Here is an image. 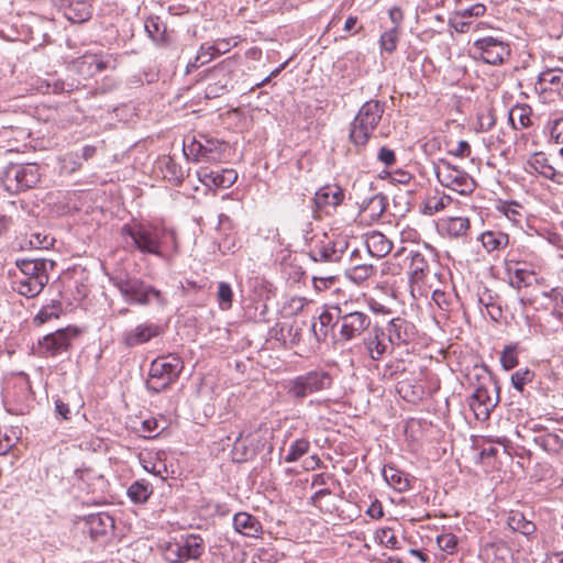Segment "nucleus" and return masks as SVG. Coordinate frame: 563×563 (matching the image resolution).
<instances>
[{"mask_svg": "<svg viewBox=\"0 0 563 563\" xmlns=\"http://www.w3.org/2000/svg\"><path fill=\"white\" fill-rule=\"evenodd\" d=\"M331 377L325 372H309L292 379L288 387V394L297 399L305 398L313 393L328 388Z\"/></svg>", "mask_w": 563, "mask_h": 563, "instance_id": "9d476101", "label": "nucleus"}, {"mask_svg": "<svg viewBox=\"0 0 563 563\" xmlns=\"http://www.w3.org/2000/svg\"><path fill=\"white\" fill-rule=\"evenodd\" d=\"M479 240L488 253L503 250L509 243L508 234L501 231H486L481 234Z\"/></svg>", "mask_w": 563, "mask_h": 563, "instance_id": "c85d7f7f", "label": "nucleus"}, {"mask_svg": "<svg viewBox=\"0 0 563 563\" xmlns=\"http://www.w3.org/2000/svg\"><path fill=\"white\" fill-rule=\"evenodd\" d=\"M437 543L442 551L452 554L456 550L457 538L453 533L445 532L437 538Z\"/></svg>", "mask_w": 563, "mask_h": 563, "instance_id": "8fccbe9b", "label": "nucleus"}, {"mask_svg": "<svg viewBox=\"0 0 563 563\" xmlns=\"http://www.w3.org/2000/svg\"><path fill=\"white\" fill-rule=\"evenodd\" d=\"M506 269L510 276L511 285L518 288L530 285L534 276V272L528 269L525 263L511 258L506 261Z\"/></svg>", "mask_w": 563, "mask_h": 563, "instance_id": "412c9836", "label": "nucleus"}, {"mask_svg": "<svg viewBox=\"0 0 563 563\" xmlns=\"http://www.w3.org/2000/svg\"><path fill=\"white\" fill-rule=\"evenodd\" d=\"M427 263L424 257L420 253H415L411 255V275L413 277H418L420 273H423Z\"/></svg>", "mask_w": 563, "mask_h": 563, "instance_id": "6e6d98bb", "label": "nucleus"}, {"mask_svg": "<svg viewBox=\"0 0 563 563\" xmlns=\"http://www.w3.org/2000/svg\"><path fill=\"white\" fill-rule=\"evenodd\" d=\"M532 378L533 373L530 369H519L511 375V384L518 391H522L525 385L532 382Z\"/></svg>", "mask_w": 563, "mask_h": 563, "instance_id": "de8ad7c7", "label": "nucleus"}, {"mask_svg": "<svg viewBox=\"0 0 563 563\" xmlns=\"http://www.w3.org/2000/svg\"><path fill=\"white\" fill-rule=\"evenodd\" d=\"M472 22L470 19L464 18V15H460L459 13H454V15L450 19V25L459 33H465L468 31Z\"/></svg>", "mask_w": 563, "mask_h": 563, "instance_id": "603ef678", "label": "nucleus"}, {"mask_svg": "<svg viewBox=\"0 0 563 563\" xmlns=\"http://www.w3.org/2000/svg\"><path fill=\"white\" fill-rule=\"evenodd\" d=\"M161 327L158 324L141 323L123 333L122 343L126 347H134L150 342L153 338L158 336Z\"/></svg>", "mask_w": 563, "mask_h": 563, "instance_id": "4468645a", "label": "nucleus"}, {"mask_svg": "<svg viewBox=\"0 0 563 563\" xmlns=\"http://www.w3.org/2000/svg\"><path fill=\"white\" fill-rule=\"evenodd\" d=\"M111 64L112 60L109 57L86 54L75 62V67L80 76L89 78L111 67Z\"/></svg>", "mask_w": 563, "mask_h": 563, "instance_id": "dca6fc26", "label": "nucleus"}, {"mask_svg": "<svg viewBox=\"0 0 563 563\" xmlns=\"http://www.w3.org/2000/svg\"><path fill=\"white\" fill-rule=\"evenodd\" d=\"M123 236L131 238L134 247L143 254L156 255L169 262L179 252V241L173 229L151 223L125 224Z\"/></svg>", "mask_w": 563, "mask_h": 563, "instance_id": "f257e3e1", "label": "nucleus"}, {"mask_svg": "<svg viewBox=\"0 0 563 563\" xmlns=\"http://www.w3.org/2000/svg\"><path fill=\"white\" fill-rule=\"evenodd\" d=\"M85 527L86 532L96 540L114 528V520L107 512L90 514L85 518Z\"/></svg>", "mask_w": 563, "mask_h": 563, "instance_id": "6ab92c4d", "label": "nucleus"}, {"mask_svg": "<svg viewBox=\"0 0 563 563\" xmlns=\"http://www.w3.org/2000/svg\"><path fill=\"white\" fill-rule=\"evenodd\" d=\"M222 44L228 45L225 42H222ZM220 45L221 43L218 45H201L196 56V62H200V65H205L211 62L216 55H219L223 52Z\"/></svg>", "mask_w": 563, "mask_h": 563, "instance_id": "79ce46f5", "label": "nucleus"}, {"mask_svg": "<svg viewBox=\"0 0 563 563\" xmlns=\"http://www.w3.org/2000/svg\"><path fill=\"white\" fill-rule=\"evenodd\" d=\"M470 220L465 217H449L442 220V230L451 238H461L466 235L470 230Z\"/></svg>", "mask_w": 563, "mask_h": 563, "instance_id": "cd10ccee", "label": "nucleus"}, {"mask_svg": "<svg viewBox=\"0 0 563 563\" xmlns=\"http://www.w3.org/2000/svg\"><path fill=\"white\" fill-rule=\"evenodd\" d=\"M164 177L178 185L184 180L185 174L183 168L173 158L167 157L164 164Z\"/></svg>", "mask_w": 563, "mask_h": 563, "instance_id": "4c0bfd02", "label": "nucleus"}, {"mask_svg": "<svg viewBox=\"0 0 563 563\" xmlns=\"http://www.w3.org/2000/svg\"><path fill=\"white\" fill-rule=\"evenodd\" d=\"M225 150V143L208 134L199 133L190 142L184 144V154L192 157V161L218 163Z\"/></svg>", "mask_w": 563, "mask_h": 563, "instance_id": "39448f33", "label": "nucleus"}, {"mask_svg": "<svg viewBox=\"0 0 563 563\" xmlns=\"http://www.w3.org/2000/svg\"><path fill=\"white\" fill-rule=\"evenodd\" d=\"M38 167L35 164L10 165L3 175L2 183L11 194L31 189L40 181Z\"/></svg>", "mask_w": 563, "mask_h": 563, "instance_id": "6e6552de", "label": "nucleus"}, {"mask_svg": "<svg viewBox=\"0 0 563 563\" xmlns=\"http://www.w3.org/2000/svg\"><path fill=\"white\" fill-rule=\"evenodd\" d=\"M435 175L442 186L463 196L471 195L476 188L473 177L445 161L437 166Z\"/></svg>", "mask_w": 563, "mask_h": 563, "instance_id": "0eeeda50", "label": "nucleus"}, {"mask_svg": "<svg viewBox=\"0 0 563 563\" xmlns=\"http://www.w3.org/2000/svg\"><path fill=\"white\" fill-rule=\"evenodd\" d=\"M383 477L388 486L399 493L406 492L410 488V478L408 474L393 465L384 466Z\"/></svg>", "mask_w": 563, "mask_h": 563, "instance_id": "b1692460", "label": "nucleus"}, {"mask_svg": "<svg viewBox=\"0 0 563 563\" xmlns=\"http://www.w3.org/2000/svg\"><path fill=\"white\" fill-rule=\"evenodd\" d=\"M78 333V330L75 328H65L43 336V339L38 341L41 354L47 357L67 352L70 349L71 340L75 339Z\"/></svg>", "mask_w": 563, "mask_h": 563, "instance_id": "f8f14e48", "label": "nucleus"}, {"mask_svg": "<svg viewBox=\"0 0 563 563\" xmlns=\"http://www.w3.org/2000/svg\"><path fill=\"white\" fill-rule=\"evenodd\" d=\"M344 195L342 189L336 185H325L321 187L316 194L313 198L314 210L313 218L320 219L321 212L325 208H335L338 207Z\"/></svg>", "mask_w": 563, "mask_h": 563, "instance_id": "ddd939ff", "label": "nucleus"}, {"mask_svg": "<svg viewBox=\"0 0 563 563\" xmlns=\"http://www.w3.org/2000/svg\"><path fill=\"white\" fill-rule=\"evenodd\" d=\"M398 30L396 26L384 32L380 36L379 43L383 51L393 53L397 47Z\"/></svg>", "mask_w": 563, "mask_h": 563, "instance_id": "c03bdc74", "label": "nucleus"}, {"mask_svg": "<svg viewBox=\"0 0 563 563\" xmlns=\"http://www.w3.org/2000/svg\"><path fill=\"white\" fill-rule=\"evenodd\" d=\"M347 249L346 241H332L331 245L324 246L327 257H316L314 262H336L341 258L343 252Z\"/></svg>", "mask_w": 563, "mask_h": 563, "instance_id": "f704fd0d", "label": "nucleus"}, {"mask_svg": "<svg viewBox=\"0 0 563 563\" xmlns=\"http://www.w3.org/2000/svg\"><path fill=\"white\" fill-rule=\"evenodd\" d=\"M547 130L552 140L556 143H563V117L551 118L548 121Z\"/></svg>", "mask_w": 563, "mask_h": 563, "instance_id": "49530a36", "label": "nucleus"}, {"mask_svg": "<svg viewBox=\"0 0 563 563\" xmlns=\"http://www.w3.org/2000/svg\"><path fill=\"white\" fill-rule=\"evenodd\" d=\"M55 410L56 412L63 417L65 420H68L70 419V409H69V406L67 404H65L64 401H62L60 399H57L55 401Z\"/></svg>", "mask_w": 563, "mask_h": 563, "instance_id": "774afa93", "label": "nucleus"}, {"mask_svg": "<svg viewBox=\"0 0 563 563\" xmlns=\"http://www.w3.org/2000/svg\"><path fill=\"white\" fill-rule=\"evenodd\" d=\"M234 529L246 537H258L262 532L261 522L247 512H239L233 518Z\"/></svg>", "mask_w": 563, "mask_h": 563, "instance_id": "5701e85b", "label": "nucleus"}, {"mask_svg": "<svg viewBox=\"0 0 563 563\" xmlns=\"http://www.w3.org/2000/svg\"><path fill=\"white\" fill-rule=\"evenodd\" d=\"M474 58L489 65H501L510 57L511 49L508 42L496 36H485L476 40L472 45Z\"/></svg>", "mask_w": 563, "mask_h": 563, "instance_id": "423d86ee", "label": "nucleus"}, {"mask_svg": "<svg viewBox=\"0 0 563 563\" xmlns=\"http://www.w3.org/2000/svg\"><path fill=\"white\" fill-rule=\"evenodd\" d=\"M377 158L386 166H391L396 162L395 152L385 146L379 150Z\"/></svg>", "mask_w": 563, "mask_h": 563, "instance_id": "13d9d810", "label": "nucleus"}, {"mask_svg": "<svg viewBox=\"0 0 563 563\" xmlns=\"http://www.w3.org/2000/svg\"><path fill=\"white\" fill-rule=\"evenodd\" d=\"M338 321L332 325V329L339 328L340 335L343 341H349L352 338V324L347 322L349 318L352 313H342V309L340 307H335Z\"/></svg>", "mask_w": 563, "mask_h": 563, "instance_id": "58836bf2", "label": "nucleus"}, {"mask_svg": "<svg viewBox=\"0 0 563 563\" xmlns=\"http://www.w3.org/2000/svg\"><path fill=\"white\" fill-rule=\"evenodd\" d=\"M526 170L530 174L537 173L544 178L551 179L554 183L560 184L562 174L558 173L552 165H550L548 157L544 153H534L531 155L526 163Z\"/></svg>", "mask_w": 563, "mask_h": 563, "instance_id": "a211bd4d", "label": "nucleus"}, {"mask_svg": "<svg viewBox=\"0 0 563 563\" xmlns=\"http://www.w3.org/2000/svg\"><path fill=\"white\" fill-rule=\"evenodd\" d=\"M145 29L153 40H156L161 33L165 32V27L162 31L159 22L155 19L147 20L145 22Z\"/></svg>", "mask_w": 563, "mask_h": 563, "instance_id": "052dcab7", "label": "nucleus"}, {"mask_svg": "<svg viewBox=\"0 0 563 563\" xmlns=\"http://www.w3.org/2000/svg\"><path fill=\"white\" fill-rule=\"evenodd\" d=\"M311 222L307 223V229H303V240L305 244L309 250V255L312 260H316V257H327V254L324 252L325 245H331L332 240L331 238L325 233H316L311 235Z\"/></svg>", "mask_w": 563, "mask_h": 563, "instance_id": "aec40b11", "label": "nucleus"}, {"mask_svg": "<svg viewBox=\"0 0 563 563\" xmlns=\"http://www.w3.org/2000/svg\"><path fill=\"white\" fill-rule=\"evenodd\" d=\"M376 539L379 541L382 545H385L389 549H398L399 542L395 534V531L391 528H383L377 530Z\"/></svg>", "mask_w": 563, "mask_h": 563, "instance_id": "37998d69", "label": "nucleus"}, {"mask_svg": "<svg viewBox=\"0 0 563 563\" xmlns=\"http://www.w3.org/2000/svg\"><path fill=\"white\" fill-rule=\"evenodd\" d=\"M184 369L183 360L176 354L159 356L152 361L146 379V388L153 394L169 389Z\"/></svg>", "mask_w": 563, "mask_h": 563, "instance_id": "20e7f679", "label": "nucleus"}, {"mask_svg": "<svg viewBox=\"0 0 563 563\" xmlns=\"http://www.w3.org/2000/svg\"><path fill=\"white\" fill-rule=\"evenodd\" d=\"M19 274L12 278V289L25 298L38 296L48 284V271L53 269L55 262L46 258L16 260Z\"/></svg>", "mask_w": 563, "mask_h": 563, "instance_id": "f03ea898", "label": "nucleus"}, {"mask_svg": "<svg viewBox=\"0 0 563 563\" xmlns=\"http://www.w3.org/2000/svg\"><path fill=\"white\" fill-rule=\"evenodd\" d=\"M158 428V423L155 419H146L142 422V431L145 433L144 437L153 438V434Z\"/></svg>", "mask_w": 563, "mask_h": 563, "instance_id": "0e129e2a", "label": "nucleus"}, {"mask_svg": "<svg viewBox=\"0 0 563 563\" xmlns=\"http://www.w3.org/2000/svg\"><path fill=\"white\" fill-rule=\"evenodd\" d=\"M497 210L516 225H521L526 219V210L517 201H503L498 205Z\"/></svg>", "mask_w": 563, "mask_h": 563, "instance_id": "c756f323", "label": "nucleus"}, {"mask_svg": "<svg viewBox=\"0 0 563 563\" xmlns=\"http://www.w3.org/2000/svg\"><path fill=\"white\" fill-rule=\"evenodd\" d=\"M508 527L515 531L519 532L523 536H531L536 532V525L528 520L525 515L518 510H511L507 518Z\"/></svg>", "mask_w": 563, "mask_h": 563, "instance_id": "bb28decb", "label": "nucleus"}, {"mask_svg": "<svg viewBox=\"0 0 563 563\" xmlns=\"http://www.w3.org/2000/svg\"><path fill=\"white\" fill-rule=\"evenodd\" d=\"M544 296L551 298L555 306L563 309V290L559 288H552L549 292H544Z\"/></svg>", "mask_w": 563, "mask_h": 563, "instance_id": "69168bd1", "label": "nucleus"}, {"mask_svg": "<svg viewBox=\"0 0 563 563\" xmlns=\"http://www.w3.org/2000/svg\"><path fill=\"white\" fill-rule=\"evenodd\" d=\"M500 364L506 371H510L518 365L517 346L515 344L504 347L500 355Z\"/></svg>", "mask_w": 563, "mask_h": 563, "instance_id": "a19ab883", "label": "nucleus"}, {"mask_svg": "<svg viewBox=\"0 0 563 563\" xmlns=\"http://www.w3.org/2000/svg\"><path fill=\"white\" fill-rule=\"evenodd\" d=\"M384 336V332L378 327H372L363 336V345L366 353L373 360H378L385 352V345L380 338Z\"/></svg>", "mask_w": 563, "mask_h": 563, "instance_id": "4be33fe9", "label": "nucleus"}, {"mask_svg": "<svg viewBox=\"0 0 563 563\" xmlns=\"http://www.w3.org/2000/svg\"><path fill=\"white\" fill-rule=\"evenodd\" d=\"M470 408L473 410L477 420H486L489 418L492 410L497 405V400L493 399L489 390L481 386L475 389L468 399Z\"/></svg>", "mask_w": 563, "mask_h": 563, "instance_id": "2eb2a0df", "label": "nucleus"}, {"mask_svg": "<svg viewBox=\"0 0 563 563\" xmlns=\"http://www.w3.org/2000/svg\"><path fill=\"white\" fill-rule=\"evenodd\" d=\"M357 329H361L366 333L369 329H372L371 320L365 312L354 310V331H356Z\"/></svg>", "mask_w": 563, "mask_h": 563, "instance_id": "864d4df0", "label": "nucleus"}, {"mask_svg": "<svg viewBox=\"0 0 563 563\" xmlns=\"http://www.w3.org/2000/svg\"><path fill=\"white\" fill-rule=\"evenodd\" d=\"M310 443L307 439H297L290 444L288 453L285 456V462L292 463L298 461L301 456L308 453Z\"/></svg>", "mask_w": 563, "mask_h": 563, "instance_id": "e433bc0d", "label": "nucleus"}, {"mask_svg": "<svg viewBox=\"0 0 563 563\" xmlns=\"http://www.w3.org/2000/svg\"><path fill=\"white\" fill-rule=\"evenodd\" d=\"M538 84L541 90L559 88L562 84L561 70L548 69L539 75Z\"/></svg>", "mask_w": 563, "mask_h": 563, "instance_id": "c9c22d12", "label": "nucleus"}, {"mask_svg": "<svg viewBox=\"0 0 563 563\" xmlns=\"http://www.w3.org/2000/svg\"><path fill=\"white\" fill-rule=\"evenodd\" d=\"M197 174H198L199 180L203 185H206L208 187H210V186H214L216 187V174H217V172L208 170V168H202Z\"/></svg>", "mask_w": 563, "mask_h": 563, "instance_id": "bf43d9fd", "label": "nucleus"}, {"mask_svg": "<svg viewBox=\"0 0 563 563\" xmlns=\"http://www.w3.org/2000/svg\"><path fill=\"white\" fill-rule=\"evenodd\" d=\"M62 312V305L59 301H52L49 305L44 306L37 314L33 318V323L42 325L52 319L59 317Z\"/></svg>", "mask_w": 563, "mask_h": 563, "instance_id": "72a5a7b5", "label": "nucleus"}, {"mask_svg": "<svg viewBox=\"0 0 563 563\" xmlns=\"http://www.w3.org/2000/svg\"><path fill=\"white\" fill-rule=\"evenodd\" d=\"M485 11H486V8L484 4L475 3V4L471 5L470 8L456 11V13H459L460 15H464V18L471 20V18H473V16L478 18V16L484 15Z\"/></svg>", "mask_w": 563, "mask_h": 563, "instance_id": "5fc2aeb1", "label": "nucleus"}, {"mask_svg": "<svg viewBox=\"0 0 563 563\" xmlns=\"http://www.w3.org/2000/svg\"><path fill=\"white\" fill-rule=\"evenodd\" d=\"M90 16V12L87 9L79 10L75 12V10L70 7L69 12L67 13V18L73 22H84L88 20Z\"/></svg>", "mask_w": 563, "mask_h": 563, "instance_id": "680f3d73", "label": "nucleus"}, {"mask_svg": "<svg viewBox=\"0 0 563 563\" xmlns=\"http://www.w3.org/2000/svg\"><path fill=\"white\" fill-rule=\"evenodd\" d=\"M360 240L354 249V257L360 256L361 252H366L372 257H384L393 247L391 242L378 231L362 232L360 235L354 234V240Z\"/></svg>", "mask_w": 563, "mask_h": 563, "instance_id": "9b49d317", "label": "nucleus"}, {"mask_svg": "<svg viewBox=\"0 0 563 563\" xmlns=\"http://www.w3.org/2000/svg\"><path fill=\"white\" fill-rule=\"evenodd\" d=\"M256 455V449L251 443L249 437L244 438L243 433L240 432L234 440L232 448V456L235 462H245L253 459Z\"/></svg>", "mask_w": 563, "mask_h": 563, "instance_id": "a878e982", "label": "nucleus"}, {"mask_svg": "<svg viewBox=\"0 0 563 563\" xmlns=\"http://www.w3.org/2000/svg\"><path fill=\"white\" fill-rule=\"evenodd\" d=\"M111 282L129 305L148 306L153 302L159 307L167 305L166 296L140 277L120 276L112 278Z\"/></svg>", "mask_w": 563, "mask_h": 563, "instance_id": "7ed1b4c3", "label": "nucleus"}, {"mask_svg": "<svg viewBox=\"0 0 563 563\" xmlns=\"http://www.w3.org/2000/svg\"><path fill=\"white\" fill-rule=\"evenodd\" d=\"M374 273L372 264H358L354 257V284L369 279Z\"/></svg>", "mask_w": 563, "mask_h": 563, "instance_id": "09e8293b", "label": "nucleus"}, {"mask_svg": "<svg viewBox=\"0 0 563 563\" xmlns=\"http://www.w3.org/2000/svg\"><path fill=\"white\" fill-rule=\"evenodd\" d=\"M217 299L221 310H229L233 302V291L229 283L220 282L218 284Z\"/></svg>", "mask_w": 563, "mask_h": 563, "instance_id": "ea45409f", "label": "nucleus"}, {"mask_svg": "<svg viewBox=\"0 0 563 563\" xmlns=\"http://www.w3.org/2000/svg\"><path fill=\"white\" fill-rule=\"evenodd\" d=\"M238 179V174L233 169H222L216 174V187L217 188H229Z\"/></svg>", "mask_w": 563, "mask_h": 563, "instance_id": "a18cd8bd", "label": "nucleus"}, {"mask_svg": "<svg viewBox=\"0 0 563 563\" xmlns=\"http://www.w3.org/2000/svg\"><path fill=\"white\" fill-rule=\"evenodd\" d=\"M451 153L457 157H468L471 155V145L466 141H460Z\"/></svg>", "mask_w": 563, "mask_h": 563, "instance_id": "e2e57ef3", "label": "nucleus"}, {"mask_svg": "<svg viewBox=\"0 0 563 563\" xmlns=\"http://www.w3.org/2000/svg\"><path fill=\"white\" fill-rule=\"evenodd\" d=\"M386 209L385 197L373 195L368 200L364 199L357 213L358 222L371 224L376 222Z\"/></svg>", "mask_w": 563, "mask_h": 563, "instance_id": "f3484780", "label": "nucleus"}, {"mask_svg": "<svg viewBox=\"0 0 563 563\" xmlns=\"http://www.w3.org/2000/svg\"><path fill=\"white\" fill-rule=\"evenodd\" d=\"M52 243L53 239H49L47 235H42L41 233H34L30 239V245L35 249H47Z\"/></svg>", "mask_w": 563, "mask_h": 563, "instance_id": "4d7b16f0", "label": "nucleus"}, {"mask_svg": "<svg viewBox=\"0 0 563 563\" xmlns=\"http://www.w3.org/2000/svg\"><path fill=\"white\" fill-rule=\"evenodd\" d=\"M153 494V486L145 479L135 481L128 488V496L134 504H144Z\"/></svg>", "mask_w": 563, "mask_h": 563, "instance_id": "2f4dec72", "label": "nucleus"}, {"mask_svg": "<svg viewBox=\"0 0 563 563\" xmlns=\"http://www.w3.org/2000/svg\"><path fill=\"white\" fill-rule=\"evenodd\" d=\"M383 110L377 101H367L354 118V145H364L378 124Z\"/></svg>", "mask_w": 563, "mask_h": 563, "instance_id": "1a4fd4ad", "label": "nucleus"}, {"mask_svg": "<svg viewBox=\"0 0 563 563\" xmlns=\"http://www.w3.org/2000/svg\"><path fill=\"white\" fill-rule=\"evenodd\" d=\"M181 548V560L187 561L198 559L205 551L203 539L199 536L190 534L178 541Z\"/></svg>", "mask_w": 563, "mask_h": 563, "instance_id": "393cba45", "label": "nucleus"}, {"mask_svg": "<svg viewBox=\"0 0 563 563\" xmlns=\"http://www.w3.org/2000/svg\"><path fill=\"white\" fill-rule=\"evenodd\" d=\"M509 122L512 128L525 129L531 125V108L527 104H517L509 111Z\"/></svg>", "mask_w": 563, "mask_h": 563, "instance_id": "7c9ffc66", "label": "nucleus"}, {"mask_svg": "<svg viewBox=\"0 0 563 563\" xmlns=\"http://www.w3.org/2000/svg\"><path fill=\"white\" fill-rule=\"evenodd\" d=\"M451 201V197L446 195H430L423 201L422 212L427 216H433L448 207Z\"/></svg>", "mask_w": 563, "mask_h": 563, "instance_id": "473e14b6", "label": "nucleus"}, {"mask_svg": "<svg viewBox=\"0 0 563 563\" xmlns=\"http://www.w3.org/2000/svg\"><path fill=\"white\" fill-rule=\"evenodd\" d=\"M383 514V507L378 500L372 503V505L366 509V515L372 519H378Z\"/></svg>", "mask_w": 563, "mask_h": 563, "instance_id": "338daca9", "label": "nucleus"}, {"mask_svg": "<svg viewBox=\"0 0 563 563\" xmlns=\"http://www.w3.org/2000/svg\"><path fill=\"white\" fill-rule=\"evenodd\" d=\"M180 552L181 548L178 541L167 542L163 548V556L170 563L183 562Z\"/></svg>", "mask_w": 563, "mask_h": 563, "instance_id": "3c124183", "label": "nucleus"}]
</instances>
